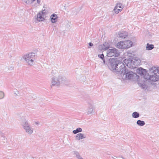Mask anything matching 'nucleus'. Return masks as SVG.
<instances>
[{
  "instance_id": "nucleus-9",
  "label": "nucleus",
  "mask_w": 159,
  "mask_h": 159,
  "mask_svg": "<svg viewBox=\"0 0 159 159\" xmlns=\"http://www.w3.org/2000/svg\"><path fill=\"white\" fill-rule=\"evenodd\" d=\"M37 20L39 21L44 20V18L43 17V13L42 12L39 13L37 15Z\"/></svg>"
},
{
  "instance_id": "nucleus-3",
  "label": "nucleus",
  "mask_w": 159,
  "mask_h": 159,
  "mask_svg": "<svg viewBox=\"0 0 159 159\" xmlns=\"http://www.w3.org/2000/svg\"><path fill=\"white\" fill-rule=\"evenodd\" d=\"M143 78L148 81L155 82L159 80V75L158 74L157 76L155 75L154 74H150V75H149L147 73H145L143 76Z\"/></svg>"
},
{
  "instance_id": "nucleus-11",
  "label": "nucleus",
  "mask_w": 159,
  "mask_h": 159,
  "mask_svg": "<svg viewBox=\"0 0 159 159\" xmlns=\"http://www.w3.org/2000/svg\"><path fill=\"white\" fill-rule=\"evenodd\" d=\"M124 44V43L123 41H120L117 43V47L120 49H125V48H121V47H123L124 46L123 45H124L123 44Z\"/></svg>"
},
{
  "instance_id": "nucleus-17",
  "label": "nucleus",
  "mask_w": 159,
  "mask_h": 159,
  "mask_svg": "<svg viewBox=\"0 0 159 159\" xmlns=\"http://www.w3.org/2000/svg\"><path fill=\"white\" fill-rule=\"evenodd\" d=\"M4 97V93L3 92H0V99Z\"/></svg>"
},
{
  "instance_id": "nucleus-13",
  "label": "nucleus",
  "mask_w": 159,
  "mask_h": 159,
  "mask_svg": "<svg viewBox=\"0 0 159 159\" xmlns=\"http://www.w3.org/2000/svg\"><path fill=\"white\" fill-rule=\"evenodd\" d=\"M154 48L153 45L152 44H149L147 43L146 46V49L148 50H151L152 49Z\"/></svg>"
},
{
  "instance_id": "nucleus-8",
  "label": "nucleus",
  "mask_w": 159,
  "mask_h": 159,
  "mask_svg": "<svg viewBox=\"0 0 159 159\" xmlns=\"http://www.w3.org/2000/svg\"><path fill=\"white\" fill-rule=\"evenodd\" d=\"M51 20L53 23H56L57 20V16L55 14H53L51 16Z\"/></svg>"
},
{
  "instance_id": "nucleus-14",
  "label": "nucleus",
  "mask_w": 159,
  "mask_h": 159,
  "mask_svg": "<svg viewBox=\"0 0 159 159\" xmlns=\"http://www.w3.org/2000/svg\"><path fill=\"white\" fill-rule=\"evenodd\" d=\"M82 131V129L81 128H78L75 130L73 131V132L74 134H76L78 132H81Z\"/></svg>"
},
{
  "instance_id": "nucleus-7",
  "label": "nucleus",
  "mask_w": 159,
  "mask_h": 159,
  "mask_svg": "<svg viewBox=\"0 0 159 159\" xmlns=\"http://www.w3.org/2000/svg\"><path fill=\"white\" fill-rule=\"evenodd\" d=\"M124 43V45H123V47L122 48H125V49L128 48L130 47H131L132 45V42L130 40H127L126 41H123ZM121 48L122 47H121Z\"/></svg>"
},
{
  "instance_id": "nucleus-21",
  "label": "nucleus",
  "mask_w": 159,
  "mask_h": 159,
  "mask_svg": "<svg viewBox=\"0 0 159 159\" xmlns=\"http://www.w3.org/2000/svg\"><path fill=\"white\" fill-rule=\"evenodd\" d=\"M143 71H145V70H144V69H143Z\"/></svg>"
},
{
  "instance_id": "nucleus-5",
  "label": "nucleus",
  "mask_w": 159,
  "mask_h": 159,
  "mask_svg": "<svg viewBox=\"0 0 159 159\" xmlns=\"http://www.w3.org/2000/svg\"><path fill=\"white\" fill-rule=\"evenodd\" d=\"M33 53H30L25 56V61L30 64L33 62L32 58L34 57V55H33Z\"/></svg>"
},
{
  "instance_id": "nucleus-6",
  "label": "nucleus",
  "mask_w": 159,
  "mask_h": 159,
  "mask_svg": "<svg viewBox=\"0 0 159 159\" xmlns=\"http://www.w3.org/2000/svg\"><path fill=\"white\" fill-rule=\"evenodd\" d=\"M123 7L121 3H117L115 7L114 11L116 14H118L123 9Z\"/></svg>"
},
{
  "instance_id": "nucleus-20",
  "label": "nucleus",
  "mask_w": 159,
  "mask_h": 159,
  "mask_svg": "<svg viewBox=\"0 0 159 159\" xmlns=\"http://www.w3.org/2000/svg\"><path fill=\"white\" fill-rule=\"evenodd\" d=\"M89 45L90 46H92L93 44L91 43H89Z\"/></svg>"
},
{
  "instance_id": "nucleus-1",
  "label": "nucleus",
  "mask_w": 159,
  "mask_h": 159,
  "mask_svg": "<svg viewBox=\"0 0 159 159\" xmlns=\"http://www.w3.org/2000/svg\"><path fill=\"white\" fill-rule=\"evenodd\" d=\"M121 64H116L115 65L111 64L112 69L113 70H116V71L120 72L123 75H125V78L128 79H132L134 76H137V75L132 72H128L125 67H120L118 68L117 66L120 67Z\"/></svg>"
},
{
  "instance_id": "nucleus-16",
  "label": "nucleus",
  "mask_w": 159,
  "mask_h": 159,
  "mask_svg": "<svg viewBox=\"0 0 159 159\" xmlns=\"http://www.w3.org/2000/svg\"><path fill=\"white\" fill-rule=\"evenodd\" d=\"M137 123L140 126H143L145 124V123L143 121L140 120H138Z\"/></svg>"
},
{
  "instance_id": "nucleus-18",
  "label": "nucleus",
  "mask_w": 159,
  "mask_h": 159,
  "mask_svg": "<svg viewBox=\"0 0 159 159\" xmlns=\"http://www.w3.org/2000/svg\"><path fill=\"white\" fill-rule=\"evenodd\" d=\"M98 56L99 57L101 58L102 59L104 60V56L103 54L99 55Z\"/></svg>"
},
{
  "instance_id": "nucleus-12",
  "label": "nucleus",
  "mask_w": 159,
  "mask_h": 159,
  "mask_svg": "<svg viewBox=\"0 0 159 159\" xmlns=\"http://www.w3.org/2000/svg\"><path fill=\"white\" fill-rule=\"evenodd\" d=\"M119 35L120 37L123 39L125 38L127 36V33L126 32L120 33Z\"/></svg>"
},
{
  "instance_id": "nucleus-10",
  "label": "nucleus",
  "mask_w": 159,
  "mask_h": 159,
  "mask_svg": "<svg viewBox=\"0 0 159 159\" xmlns=\"http://www.w3.org/2000/svg\"><path fill=\"white\" fill-rule=\"evenodd\" d=\"M84 138L85 137L84 136V135L81 133L77 134L75 136L76 139L77 140H80Z\"/></svg>"
},
{
  "instance_id": "nucleus-2",
  "label": "nucleus",
  "mask_w": 159,
  "mask_h": 159,
  "mask_svg": "<svg viewBox=\"0 0 159 159\" xmlns=\"http://www.w3.org/2000/svg\"><path fill=\"white\" fill-rule=\"evenodd\" d=\"M124 62L129 67L134 68H136V66L138 64L139 61L135 58H129L125 60Z\"/></svg>"
},
{
  "instance_id": "nucleus-19",
  "label": "nucleus",
  "mask_w": 159,
  "mask_h": 159,
  "mask_svg": "<svg viewBox=\"0 0 159 159\" xmlns=\"http://www.w3.org/2000/svg\"><path fill=\"white\" fill-rule=\"evenodd\" d=\"M31 2H33L35 0H30ZM37 1H38V3H40V1H39V0H37Z\"/></svg>"
},
{
  "instance_id": "nucleus-4",
  "label": "nucleus",
  "mask_w": 159,
  "mask_h": 159,
  "mask_svg": "<svg viewBox=\"0 0 159 159\" xmlns=\"http://www.w3.org/2000/svg\"><path fill=\"white\" fill-rule=\"evenodd\" d=\"M119 55L118 51L115 48L108 50L107 53V55L109 57H118Z\"/></svg>"
},
{
  "instance_id": "nucleus-15",
  "label": "nucleus",
  "mask_w": 159,
  "mask_h": 159,
  "mask_svg": "<svg viewBox=\"0 0 159 159\" xmlns=\"http://www.w3.org/2000/svg\"><path fill=\"white\" fill-rule=\"evenodd\" d=\"M132 116L134 118H137L139 116V114L137 112H134L132 114Z\"/></svg>"
},
{
  "instance_id": "nucleus-22",
  "label": "nucleus",
  "mask_w": 159,
  "mask_h": 159,
  "mask_svg": "<svg viewBox=\"0 0 159 159\" xmlns=\"http://www.w3.org/2000/svg\"><path fill=\"white\" fill-rule=\"evenodd\" d=\"M80 159H83L82 158H81Z\"/></svg>"
}]
</instances>
